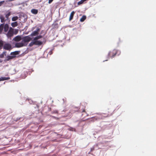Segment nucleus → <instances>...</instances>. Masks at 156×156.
<instances>
[{
    "mask_svg": "<svg viewBox=\"0 0 156 156\" xmlns=\"http://www.w3.org/2000/svg\"><path fill=\"white\" fill-rule=\"evenodd\" d=\"M12 45L14 48H20L25 46L22 40L21 35H18L12 39Z\"/></svg>",
    "mask_w": 156,
    "mask_h": 156,
    "instance_id": "nucleus-1",
    "label": "nucleus"
},
{
    "mask_svg": "<svg viewBox=\"0 0 156 156\" xmlns=\"http://www.w3.org/2000/svg\"><path fill=\"white\" fill-rule=\"evenodd\" d=\"M20 53V51H16L11 52L10 55H7L4 60V61H9L15 58L18 57Z\"/></svg>",
    "mask_w": 156,
    "mask_h": 156,
    "instance_id": "nucleus-2",
    "label": "nucleus"
},
{
    "mask_svg": "<svg viewBox=\"0 0 156 156\" xmlns=\"http://www.w3.org/2000/svg\"><path fill=\"white\" fill-rule=\"evenodd\" d=\"M9 24L2 23L0 24V34L8 33L9 31Z\"/></svg>",
    "mask_w": 156,
    "mask_h": 156,
    "instance_id": "nucleus-3",
    "label": "nucleus"
},
{
    "mask_svg": "<svg viewBox=\"0 0 156 156\" xmlns=\"http://www.w3.org/2000/svg\"><path fill=\"white\" fill-rule=\"evenodd\" d=\"M32 38L29 35L24 36L23 38L22 37V40L25 46H27L28 43L32 39Z\"/></svg>",
    "mask_w": 156,
    "mask_h": 156,
    "instance_id": "nucleus-4",
    "label": "nucleus"
},
{
    "mask_svg": "<svg viewBox=\"0 0 156 156\" xmlns=\"http://www.w3.org/2000/svg\"><path fill=\"white\" fill-rule=\"evenodd\" d=\"M96 114L100 115V116L99 117L98 116H94L93 117H91L90 118H89L88 119H87L89 121V122H94L95 121L97 120L98 119H103V117H104V116H101V115H102V114H105V113H97Z\"/></svg>",
    "mask_w": 156,
    "mask_h": 156,
    "instance_id": "nucleus-5",
    "label": "nucleus"
},
{
    "mask_svg": "<svg viewBox=\"0 0 156 156\" xmlns=\"http://www.w3.org/2000/svg\"><path fill=\"white\" fill-rule=\"evenodd\" d=\"M19 16V20H23V21H22V22L24 23L27 21V16L23 12H21L20 13Z\"/></svg>",
    "mask_w": 156,
    "mask_h": 156,
    "instance_id": "nucleus-6",
    "label": "nucleus"
},
{
    "mask_svg": "<svg viewBox=\"0 0 156 156\" xmlns=\"http://www.w3.org/2000/svg\"><path fill=\"white\" fill-rule=\"evenodd\" d=\"M40 30L41 29L37 27L36 29L35 30L33 31L30 35L32 38H33L34 37L36 36L39 34Z\"/></svg>",
    "mask_w": 156,
    "mask_h": 156,
    "instance_id": "nucleus-7",
    "label": "nucleus"
},
{
    "mask_svg": "<svg viewBox=\"0 0 156 156\" xmlns=\"http://www.w3.org/2000/svg\"><path fill=\"white\" fill-rule=\"evenodd\" d=\"M115 50H116V52L115 53H113L112 54V56H111V54L112 53V51H110L108 54V55L107 56V58L109 59L110 57L112 58H113L115 57V56L117 54L118 52L119 51L118 50H116L115 49H114L113 51H114Z\"/></svg>",
    "mask_w": 156,
    "mask_h": 156,
    "instance_id": "nucleus-8",
    "label": "nucleus"
},
{
    "mask_svg": "<svg viewBox=\"0 0 156 156\" xmlns=\"http://www.w3.org/2000/svg\"><path fill=\"white\" fill-rule=\"evenodd\" d=\"M34 70L33 69H32L31 71L28 70L26 71L25 72H24V74H21V77L23 79H24L27 77V75H30L31 73Z\"/></svg>",
    "mask_w": 156,
    "mask_h": 156,
    "instance_id": "nucleus-9",
    "label": "nucleus"
},
{
    "mask_svg": "<svg viewBox=\"0 0 156 156\" xmlns=\"http://www.w3.org/2000/svg\"><path fill=\"white\" fill-rule=\"evenodd\" d=\"M11 15V12L9 10L7 11L5 13V17H6V20H7V21H8V23H9L10 20L9 18V16Z\"/></svg>",
    "mask_w": 156,
    "mask_h": 156,
    "instance_id": "nucleus-10",
    "label": "nucleus"
},
{
    "mask_svg": "<svg viewBox=\"0 0 156 156\" xmlns=\"http://www.w3.org/2000/svg\"><path fill=\"white\" fill-rule=\"evenodd\" d=\"M26 101H28L30 104H33V105H34V107L35 108L37 106V105L36 104V102L34 101L31 99H29L28 98H26Z\"/></svg>",
    "mask_w": 156,
    "mask_h": 156,
    "instance_id": "nucleus-11",
    "label": "nucleus"
},
{
    "mask_svg": "<svg viewBox=\"0 0 156 156\" xmlns=\"http://www.w3.org/2000/svg\"><path fill=\"white\" fill-rule=\"evenodd\" d=\"M0 19L1 20V22L2 23H5V21H7L5 16L2 14H0Z\"/></svg>",
    "mask_w": 156,
    "mask_h": 156,
    "instance_id": "nucleus-12",
    "label": "nucleus"
},
{
    "mask_svg": "<svg viewBox=\"0 0 156 156\" xmlns=\"http://www.w3.org/2000/svg\"><path fill=\"white\" fill-rule=\"evenodd\" d=\"M58 21V20H56L52 24V28H57L58 27V24L55 23Z\"/></svg>",
    "mask_w": 156,
    "mask_h": 156,
    "instance_id": "nucleus-13",
    "label": "nucleus"
},
{
    "mask_svg": "<svg viewBox=\"0 0 156 156\" xmlns=\"http://www.w3.org/2000/svg\"><path fill=\"white\" fill-rule=\"evenodd\" d=\"M34 41H35V45L38 46L41 45L43 43L42 41L36 39L34 40Z\"/></svg>",
    "mask_w": 156,
    "mask_h": 156,
    "instance_id": "nucleus-14",
    "label": "nucleus"
},
{
    "mask_svg": "<svg viewBox=\"0 0 156 156\" xmlns=\"http://www.w3.org/2000/svg\"><path fill=\"white\" fill-rule=\"evenodd\" d=\"M10 79L9 77L1 76L0 77V81L4 80H8Z\"/></svg>",
    "mask_w": 156,
    "mask_h": 156,
    "instance_id": "nucleus-15",
    "label": "nucleus"
},
{
    "mask_svg": "<svg viewBox=\"0 0 156 156\" xmlns=\"http://www.w3.org/2000/svg\"><path fill=\"white\" fill-rule=\"evenodd\" d=\"M38 9H32L31 10V13L34 15L37 14L38 13Z\"/></svg>",
    "mask_w": 156,
    "mask_h": 156,
    "instance_id": "nucleus-16",
    "label": "nucleus"
},
{
    "mask_svg": "<svg viewBox=\"0 0 156 156\" xmlns=\"http://www.w3.org/2000/svg\"><path fill=\"white\" fill-rule=\"evenodd\" d=\"M75 12L74 11H73L71 12L69 19V21H70L73 19Z\"/></svg>",
    "mask_w": 156,
    "mask_h": 156,
    "instance_id": "nucleus-17",
    "label": "nucleus"
},
{
    "mask_svg": "<svg viewBox=\"0 0 156 156\" xmlns=\"http://www.w3.org/2000/svg\"><path fill=\"white\" fill-rule=\"evenodd\" d=\"M88 0H81L77 2V5H80L85 3Z\"/></svg>",
    "mask_w": 156,
    "mask_h": 156,
    "instance_id": "nucleus-18",
    "label": "nucleus"
},
{
    "mask_svg": "<svg viewBox=\"0 0 156 156\" xmlns=\"http://www.w3.org/2000/svg\"><path fill=\"white\" fill-rule=\"evenodd\" d=\"M23 120V118L22 117H17L14 118V120L16 122H21Z\"/></svg>",
    "mask_w": 156,
    "mask_h": 156,
    "instance_id": "nucleus-19",
    "label": "nucleus"
},
{
    "mask_svg": "<svg viewBox=\"0 0 156 156\" xmlns=\"http://www.w3.org/2000/svg\"><path fill=\"white\" fill-rule=\"evenodd\" d=\"M19 24L17 21L13 22L11 23V26L12 27H15L17 26Z\"/></svg>",
    "mask_w": 156,
    "mask_h": 156,
    "instance_id": "nucleus-20",
    "label": "nucleus"
},
{
    "mask_svg": "<svg viewBox=\"0 0 156 156\" xmlns=\"http://www.w3.org/2000/svg\"><path fill=\"white\" fill-rule=\"evenodd\" d=\"M10 44L8 43L5 44L3 46V48L5 50H8L9 49Z\"/></svg>",
    "mask_w": 156,
    "mask_h": 156,
    "instance_id": "nucleus-21",
    "label": "nucleus"
},
{
    "mask_svg": "<svg viewBox=\"0 0 156 156\" xmlns=\"http://www.w3.org/2000/svg\"><path fill=\"white\" fill-rule=\"evenodd\" d=\"M34 39L28 45V46L29 47H31L34 45H35V41H34Z\"/></svg>",
    "mask_w": 156,
    "mask_h": 156,
    "instance_id": "nucleus-22",
    "label": "nucleus"
},
{
    "mask_svg": "<svg viewBox=\"0 0 156 156\" xmlns=\"http://www.w3.org/2000/svg\"><path fill=\"white\" fill-rule=\"evenodd\" d=\"M93 135L95 138H98L100 136L98 135L97 132H96L93 133Z\"/></svg>",
    "mask_w": 156,
    "mask_h": 156,
    "instance_id": "nucleus-23",
    "label": "nucleus"
},
{
    "mask_svg": "<svg viewBox=\"0 0 156 156\" xmlns=\"http://www.w3.org/2000/svg\"><path fill=\"white\" fill-rule=\"evenodd\" d=\"M87 17L86 16L83 15L82 16L81 18L80 19V22H83L86 19Z\"/></svg>",
    "mask_w": 156,
    "mask_h": 156,
    "instance_id": "nucleus-24",
    "label": "nucleus"
},
{
    "mask_svg": "<svg viewBox=\"0 0 156 156\" xmlns=\"http://www.w3.org/2000/svg\"><path fill=\"white\" fill-rule=\"evenodd\" d=\"M43 36L41 35V34H40L39 35H37L34 38V40H35L36 39L37 40L38 39L41 38Z\"/></svg>",
    "mask_w": 156,
    "mask_h": 156,
    "instance_id": "nucleus-25",
    "label": "nucleus"
},
{
    "mask_svg": "<svg viewBox=\"0 0 156 156\" xmlns=\"http://www.w3.org/2000/svg\"><path fill=\"white\" fill-rule=\"evenodd\" d=\"M18 31L19 30L18 29H14L13 30L12 32L13 34L16 35L18 33Z\"/></svg>",
    "mask_w": 156,
    "mask_h": 156,
    "instance_id": "nucleus-26",
    "label": "nucleus"
},
{
    "mask_svg": "<svg viewBox=\"0 0 156 156\" xmlns=\"http://www.w3.org/2000/svg\"><path fill=\"white\" fill-rule=\"evenodd\" d=\"M18 18H19V17L17 16H14L12 18V21H16L18 19Z\"/></svg>",
    "mask_w": 156,
    "mask_h": 156,
    "instance_id": "nucleus-27",
    "label": "nucleus"
},
{
    "mask_svg": "<svg viewBox=\"0 0 156 156\" xmlns=\"http://www.w3.org/2000/svg\"><path fill=\"white\" fill-rule=\"evenodd\" d=\"M28 48H27V49L24 51L23 53H22L20 55L22 56H23L26 54L28 53Z\"/></svg>",
    "mask_w": 156,
    "mask_h": 156,
    "instance_id": "nucleus-28",
    "label": "nucleus"
},
{
    "mask_svg": "<svg viewBox=\"0 0 156 156\" xmlns=\"http://www.w3.org/2000/svg\"><path fill=\"white\" fill-rule=\"evenodd\" d=\"M51 113L52 114H58V111L57 110H53L51 111Z\"/></svg>",
    "mask_w": 156,
    "mask_h": 156,
    "instance_id": "nucleus-29",
    "label": "nucleus"
},
{
    "mask_svg": "<svg viewBox=\"0 0 156 156\" xmlns=\"http://www.w3.org/2000/svg\"><path fill=\"white\" fill-rule=\"evenodd\" d=\"M97 145H94L92 148H90V152H92L93 151L95 150V146Z\"/></svg>",
    "mask_w": 156,
    "mask_h": 156,
    "instance_id": "nucleus-30",
    "label": "nucleus"
},
{
    "mask_svg": "<svg viewBox=\"0 0 156 156\" xmlns=\"http://www.w3.org/2000/svg\"><path fill=\"white\" fill-rule=\"evenodd\" d=\"M14 28H12V27H9V32H12Z\"/></svg>",
    "mask_w": 156,
    "mask_h": 156,
    "instance_id": "nucleus-31",
    "label": "nucleus"
},
{
    "mask_svg": "<svg viewBox=\"0 0 156 156\" xmlns=\"http://www.w3.org/2000/svg\"><path fill=\"white\" fill-rule=\"evenodd\" d=\"M50 116L52 118L55 119L57 120H59L60 119L59 118L57 117H56L52 115H50Z\"/></svg>",
    "mask_w": 156,
    "mask_h": 156,
    "instance_id": "nucleus-32",
    "label": "nucleus"
},
{
    "mask_svg": "<svg viewBox=\"0 0 156 156\" xmlns=\"http://www.w3.org/2000/svg\"><path fill=\"white\" fill-rule=\"evenodd\" d=\"M54 48H53L52 49H51L50 51L49 52L48 55L49 54V55H51L53 53V51L54 49Z\"/></svg>",
    "mask_w": 156,
    "mask_h": 156,
    "instance_id": "nucleus-33",
    "label": "nucleus"
},
{
    "mask_svg": "<svg viewBox=\"0 0 156 156\" xmlns=\"http://www.w3.org/2000/svg\"><path fill=\"white\" fill-rule=\"evenodd\" d=\"M43 34V36H44L45 35V33H44V30H42L41 32V33H40V34L41 35V34Z\"/></svg>",
    "mask_w": 156,
    "mask_h": 156,
    "instance_id": "nucleus-34",
    "label": "nucleus"
},
{
    "mask_svg": "<svg viewBox=\"0 0 156 156\" xmlns=\"http://www.w3.org/2000/svg\"><path fill=\"white\" fill-rule=\"evenodd\" d=\"M6 2V1H5V0H3L0 1V3H1V4L2 5L5 3Z\"/></svg>",
    "mask_w": 156,
    "mask_h": 156,
    "instance_id": "nucleus-35",
    "label": "nucleus"
},
{
    "mask_svg": "<svg viewBox=\"0 0 156 156\" xmlns=\"http://www.w3.org/2000/svg\"><path fill=\"white\" fill-rule=\"evenodd\" d=\"M100 144L99 143H98L95 144V145H97L96 146H95V150H97L98 149H99V148H98V145Z\"/></svg>",
    "mask_w": 156,
    "mask_h": 156,
    "instance_id": "nucleus-36",
    "label": "nucleus"
},
{
    "mask_svg": "<svg viewBox=\"0 0 156 156\" xmlns=\"http://www.w3.org/2000/svg\"><path fill=\"white\" fill-rule=\"evenodd\" d=\"M100 144L99 143H98L95 144V145H97L96 146H95V150H97L98 149H99V148H98V145Z\"/></svg>",
    "mask_w": 156,
    "mask_h": 156,
    "instance_id": "nucleus-37",
    "label": "nucleus"
},
{
    "mask_svg": "<svg viewBox=\"0 0 156 156\" xmlns=\"http://www.w3.org/2000/svg\"><path fill=\"white\" fill-rule=\"evenodd\" d=\"M6 53H7L6 51H4L2 53L4 55V56H5L6 55Z\"/></svg>",
    "mask_w": 156,
    "mask_h": 156,
    "instance_id": "nucleus-38",
    "label": "nucleus"
},
{
    "mask_svg": "<svg viewBox=\"0 0 156 156\" xmlns=\"http://www.w3.org/2000/svg\"><path fill=\"white\" fill-rule=\"evenodd\" d=\"M32 124V122L30 123L28 125H26L27 127H29V126H30Z\"/></svg>",
    "mask_w": 156,
    "mask_h": 156,
    "instance_id": "nucleus-39",
    "label": "nucleus"
},
{
    "mask_svg": "<svg viewBox=\"0 0 156 156\" xmlns=\"http://www.w3.org/2000/svg\"><path fill=\"white\" fill-rule=\"evenodd\" d=\"M54 0H48V3L50 4Z\"/></svg>",
    "mask_w": 156,
    "mask_h": 156,
    "instance_id": "nucleus-40",
    "label": "nucleus"
},
{
    "mask_svg": "<svg viewBox=\"0 0 156 156\" xmlns=\"http://www.w3.org/2000/svg\"><path fill=\"white\" fill-rule=\"evenodd\" d=\"M4 57V55L2 53L0 54V58H3Z\"/></svg>",
    "mask_w": 156,
    "mask_h": 156,
    "instance_id": "nucleus-41",
    "label": "nucleus"
},
{
    "mask_svg": "<svg viewBox=\"0 0 156 156\" xmlns=\"http://www.w3.org/2000/svg\"><path fill=\"white\" fill-rule=\"evenodd\" d=\"M67 114V116H71V113L70 112H69V113H68Z\"/></svg>",
    "mask_w": 156,
    "mask_h": 156,
    "instance_id": "nucleus-42",
    "label": "nucleus"
},
{
    "mask_svg": "<svg viewBox=\"0 0 156 156\" xmlns=\"http://www.w3.org/2000/svg\"><path fill=\"white\" fill-rule=\"evenodd\" d=\"M33 50V48H28V52L29 51H31Z\"/></svg>",
    "mask_w": 156,
    "mask_h": 156,
    "instance_id": "nucleus-43",
    "label": "nucleus"
},
{
    "mask_svg": "<svg viewBox=\"0 0 156 156\" xmlns=\"http://www.w3.org/2000/svg\"><path fill=\"white\" fill-rule=\"evenodd\" d=\"M36 28V27H33L32 28L31 30L32 31H33L34 30V29Z\"/></svg>",
    "mask_w": 156,
    "mask_h": 156,
    "instance_id": "nucleus-44",
    "label": "nucleus"
},
{
    "mask_svg": "<svg viewBox=\"0 0 156 156\" xmlns=\"http://www.w3.org/2000/svg\"><path fill=\"white\" fill-rule=\"evenodd\" d=\"M2 61H3L1 59H0V63L2 62Z\"/></svg>",
    "mask_w": 156,
    "mask_h": 156,
    "instance_id": "nucleus-45",
    "label": "nucleus"
},
{
    "mask_svg": "<svg viewBox=\"0 0 156 156\" xmlns=\"http://www.w3.org/2000/svg\"><path fill=\"white\" fill-rule=\"evenodd\" d=\"M90 151L88 152V154H90ZM92 154V155H94V154Z\"/></svg>",
    "mask_w": 156,
    "mask_h": 156,
    "instance_id": "nucleus-46",
    "label": "nucleus"
},
{
    "mask_svg": "<svg viewBox=\"0 0 156 156\" xmlns=\"http://www.w3.org/2000/svg\"><path fill=\"white\" fill-rule=\"evenodd\" d=\"M119 42H118L117 43V47H119Z\"/></svg>",
    "mask_w": 156,
    "mask_h": 156,
    "instance_id": "nucleus-47",
    "label": "nucleus"
},
{
    "mask_svg": "<svg viewBox=\"0 0 156 156\" xmlns=\"http://www.w3.org/2000/svg\"><path fill=\"white\" fill-rule=\"evenodd\" d=\"M108 61V59H106V60H104L103 62H105V61Z\"/></svg>",
    "mask_w": 156,
    "mask_h": 156,
    "instance_id": "nucleus-48",
    "label": "nucleus"
},
{
    "mask_svg": "<svg viewBox=\"0 0 156 156\" xmlns=\"http://www.w3.org/2000/svg\"><path fill=\"white\" fill-rule=\"evenodd\" d=\"M64 44L63 43V44H61V46L62 47H63V45Z\"/></svg>",
    "mask_w": 156,
    "mask_h": 156,
    "instance_id": "nucleus-49",
    "label": "nucleus"
},
{
    "mask_svg": "<svg viewBox=\"0 0 156 156\" xmlns=\"http://www.w3.org/2000/svg\"><path fill=\"white\" fill-rule=\"evenodd\" d=\"M119 53L118 54V55H119L121 53V51H119Z\"/></svg>",
    "mask_w": 156,
    "mask_h": 156,
    "instance_id": "nucleus-50",
    "label": "nucleus"
},
{
    "mask_svg": "<svg viewBox=\"0 0 156 156\" xmlns=\"http://www.w3.org/2000/svg\"><path fill=\"white\" fill-rule=\"evenodd\" d=\"M33 127V126H31L30 128H32Z\"/></svg>",
    "mask_w": 156,
    "mask_h": 156,
    "instance_id": "nucleus-51",
    "label": "nucleus"
},
{
    "mask_svg": "<svg viewBox=\"0 0 156 156\" xmlns=\"http://www.w3.org/2000/svg\"><path fill=\"white\" fill-rule=\"evenodd\" d=\"M75 108H78V107H76Z\"/></svg>",
    "mask_w": 156,
    "mask_h": 156,
    "instance_id": "nucleus-52",
    "label": "nucleus"
},
{
    "mask_svg": "<svg viewBox=\"0 0 156 156\" xmlns=\"http://www.w3.org/2000/svg\"><path fill=\"white\" fill-rule=\"evenodd\" d=\"M2 5L1 4V3H0V7Z\"/></svg>",
    "mask_w": 156,
    "mask_h": 156,
    "instance_id": "nucleus-53",
    "label": "nucleus"
},
{
    "mask_svg": "<svg viewBox=\"0 0 156 156\" xmlns=\"http://www.w3.org/2000/svg\"><path fill=\"white\" fill-rule=\"evenodd\" d=\"M23 103H22V104H21V105H23Z\"/></svg>",
    "mask_w": 156,
    "mask_h": 156,
    "instance_id": "nucleus-54",
    "label": "nucleus"
},
{
    "mask_svg": "<svg viewBox=\"0 0 156 156\" xmlns=\"http://www.w3.org/2000/svg\"><path fill=\"white\" fill-rule=\"evenodd\" d=\"M62 100L63 101H64V99H63Z\"/></svg>",
    "mask_w": 156,
    "mask_h": 156,
    "instance_id": "nucleus-55",
    "label": "nucleus"
},
{
    "mask_svg": "<svg viewBox=\"0 0 156 156\" xmlns=\"http://www.w3.org/2000/svg\"><path fill=\"white\" fill-rule=\"evenodd\" d=\"M5 82H4V83H3V84H5Z\"/></svg>",
    "mask_w": 156,
    "mask_h": 156,
    "instance_id": "nucleus-56",
    "label": "nucleus"
}]
</instances>
